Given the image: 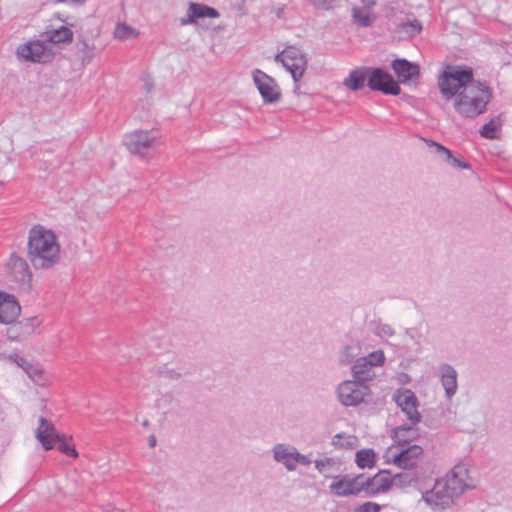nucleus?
Segmentation results:
<instances>
[{"label":"nucleus","instance_id":"obj_8","mask_svg":"<svg viewBox=\"0 0 512 512\" xmlns=\"http://www.w3.org/2000/svg\"><path fill=\"white\" fill-rule=\"evenodd\" d=\"M367 85L373 91H380L387 95L400 94V86L394 78L381 68H369Z\"/></svg>","mask_w":512,"mask_h":512},{"label":"nucleus","instance_id":"obj_45","mask_svg":"<svg viewBox=\"0 0 512 512\" xmlns=\"http://www.w3.org/2000/svg\"><path fill=\"white\" fill-rule=\"evenodd\" d=\"M68 2V0H56V3H65Z\"/></svg>","mask_w":512,"mask_h":512},{"label":"nucleus","instance_id":"obj_32","mask_svg":"<svg viewBox=\"0 0 512 512\" xmlns=\"http://www.w3.org/2000/svg\"><path fill=\"white\" fill-rule=\"evenodd\" d=\"M497 123L494 119H491L489 122L485 123L480 129V135L486 139H495Z\"/></svg>","mask_w":512,"mask_h":512},{"label":"nucleus","instance_id":"obj_39","mask_svg":"<svg viewBox=\"0 0 512 512\" xmlns=\"http://www.w3.org/2000/svg\"><path fill=\"white\" fill-rule=\"evenodd\" d=\"M310 463H311V459H310L309 456L300 454L298 452V450L296 451V453H295V467L297 466V464H301V465L307 466Z\"/></svg>","mask_w":512,"mask_h":512},{"label":"nucleus","instance_id":"obj_19","mask_svg":"<svg viewBox=\"0 0 512 512\" xmlns=\"http://www.w3.org/2000/svg\"><path fill=\"white\" fill-rule=\"evenodd\" d=\"M272 451L276 462L283 464L288 471L295 470V453L297 451L295 447L286 444H276Z\"/></svg>","mask_w":512,"mask_h":512},{"label":"nucleus","instance_id":"obj_11","mask_svg":"<svg viewBox=\"0 0 512 512\" xmlns=\"http://www.w3.org/2000/svg\"><path fill=\"white\" fill-rule=\"evenodd\" d=\"M18 58L33 63H47L52 59V53L43 41H30L18 46Z\"/></svg>","mask_w":512,"mask_h":512},{"label":"nucleus","instance_id":"obj_3","mask_svg":"<svg viewBox=\"0 0 512 512\" xmlns=\"http://www.w3.org/2000/svg\"><path fill=\"white\" fill-rule=\"evenodd\" d=\"M158 134L154 130H134L123 137L126 149L140 158H148L154 151Z\"/></svg>","mask_w":512,"mask_h":512},{"label":"nucleus","instance_id":"obj_28","mask_svg":"<svg viewBox=\"0 0 512 512\" xmlns=\"http://www.w3.org/2000/svg\"><path fill=\"white\" fill-rule=\"evenodd\" d=\"M355 462L359 468H371L375 463V452L373 449H362L357 451Z\"/></svg>","mask_w":512,"mask_h":512},{"label":"nucleus","instance_id":"obj_37","mask_svg":"<svg viewBox=\"0 0 512 512\" xmlns=\"http://www.w3.org/2000/svg\"><path fill=\"white\" fill-rule=\"evenodd\" d=\"M377 334L380 337H392L395 334V330L389 324H380L377 327Z\"/></svg>","mask_w":512,"mask_h":512},{"label":"nucleus","instance_id":"obj_17","mask_svg":"<svg viewBox=\"0 0 512 512\" xmlns=\"http://www.w3.org/2000/svg\"><path fill=\"white\" fill-rule=\"evenodd\" d=\"M36 436L45 450H51L56 439H60V435L57 433L54 425L44 417L39 419Z\"/></svg>","mask_w":512,"mask_h":512},{"label":"nucleus","instance_id":"obj_22","mask_svg":"<svg viewBox=\"0 0 512 512\" xmlns=\"http://www.w3.org/2000/svg\"><path fill=\"white\" fill-rule=\"evenodd\" d=\"M369 68H357L350 71L343 84L352 91H358L365 85L369 77Z\"/></svg>","mask_w":512,"mask_h":512},{"label":"nucleus","instance_id":"obj_38","mask_svg":"<svg viewBox=\"0 0 512 512\" xmlns=\"http://www.w3.org/2000/svg\"><path fill=\"white\" fill-rule=\"evenodd\" d=\"M430 145L435 147L436 153L445 155L447 159L452 158V152L442 144L430 141Z\"/></svg>","mask_w":512,"mask_h":512},{"label":"nucleus","instance_id":"obj_4","mask_svg":"<svg viewBox=\"0 0 512 512\" xmlns=\"http://www.w3.org/2000/svg\"><path fill=\"white\" fill-rule=\"evenodd\" d=\"M369 392L368 385L358 379L343 381L337 388L338 400L347 407L362 403Z\"/></svg>","mask_w":512,"mask_h":512},{"label":"nucleus","instance_id":"obj_29","mask_svg":"<svg viewBox=\"0 0 512 512\" xmlns=\"http://www.w3.org/2000/svg\"><path fill=\"white\" fill-rule=\"evenodd\" d=\"M399 31L404 32L409 37H414L422 31V24L416 18L407 19L398 25Z\"/></svg>","mask_w":512,"mask_h":512},{"label":"nucleus","instance_id":"obj_33","mask_svg":"<svg viewBox=\"0 0 512 512\" xmlns=\"http://www.w3.org/2000/svg\"><path fill=\"white\" fill-rule=\"evenodd\" d=\"M56 441L59 442V445L57 448L61 453L65 454L66 456L71 457V458L78 457V452L75 449V447L70 445L69 443H67L63 439V436H60V439H56Z\"/></svg>","mask_w":512,"mask_h":512},{"label":"nucleus","instance_id":"obj_43","mask_svg":"<svg viewBox=\"0 0 512 512\" xmlns=\"http://www.w3.org/2000/svg\"><path fill=\"white\" fill-rule=\"evenodd\" d=\"M153 88V84L151 82H147L146 83V90L147 92H150Z\"/></svg>","mask_w":512,"mask_h":512},{"label":"nucleus","instance_id":"obj_25","mask_svg":"<svg viewBox=\"0 0 512 512\" xmlns=\"http://www.w3.org/2000/svg\"><path fill=\"white\" fill-rule=\"evenodd\" d=\"M392 479V485L396 487L405 488L417 483L419 473L417 470H404L403 472L395 474Z\"/></svg>","mask_w":512,"mask_h":512},{"label":"nucleus","instance_id":"obj_31","mask_svg":"<svg viewBox=\"0 0 512 512\" xmlns=\"http://www.w3.org/2000/svg\"><path fill=\"white\" fill-rule=\"evenodd\" d=\"M368 362V365L374 367L381 366L385 361L384 352L382 350H376L371 352L365 357H361Z\"/></svg>","mask_w":512,"mask_h":512},{"label":"nucleus","instance_id":"obj_36","mask_svg":"<svg viewBox=\"0 0 512 512\" xmlns=\"http://www.w3.org/2000/svg\"><path fill=\"white\" fill-rule=\"evenodd\" d=\"M133 33V29L126 24H120L115 29V37L118 39L128 38Z\"/></svg>","mask_w":512,"mask_h":512},{"label":"nucleus","instance_id":"obj_40","mask_svg":"<svg viewBox=\"0 0 512 512\" xmlns=\"http://www.w3.org/2000/svg\"><path fill=\"white\" fill-rule=\"evenodd\" d=\"M447 161L454 167L462 168V169H468L470 166L468 163L464 162L463 160L456 158L452 155V158L447 159Z\"/></svg>","mask_w":512,"mask_h":512},{"label":"nucleus","instance_id":"obj_5","mask_svg":"<svg viewBox=\"0 0 512 512\" xmlns=\"http://www.w3.org/2000/svg\"><path fill=\"white\" fill-rule=\"evenodd\" d=\"M275 61L282 63L286 70L291 73L295 82H298L303 77L307 66L305 55L295 46H289L278 53L275 56Z\"/></svg>","mask_w":512,"mask_h":512},{"label":"nucleus","instance_id":"obj_16","mask_svg":"<svg viewBox=\"0 0 512 512\" xmlns=\"http://www.w3.org/2000/svg\"><path fill=\"white\" fill-rule=\"evenodd\" d=\"M220 13L213 7L205 4L190 2L187 17L180 19V24L185 26L195 24L199 18H219Z\"/></svg>","mask_w":512,"mask_h":512},{"label":"nucleus","instance_id":"obj_26","mask_svg":"<svg viewBox=\"0 0 512 512\" xmlns=\"http://www.w3.org/2000/svg\"><path fill=\"white\" fill-rule=\"evenodd\" d=\"M415 425H401L394 429V438L399 443V446L404 447L417 436Z\"/></svg>","mask_w":512,"mask_h":512},{"label":"nucleus","instance_id":"obj_46","mask_svg":"<svg viewBox=\"0 0 512 512\" xmlns=\"http://www.w3.org/2000/svg\"><path fill=\"white\" fill-rule=\"evenodd\" d=\"M147 425H148V421H147V420H145V421L143 422V426H147Z\"/></svg>","mask_w":512,"mask_h":512},{"label":"nucleus","instance_id":"obj_7","mask_svg":"<svg viewBox=\"0 0 512 512\" xmlns=\"http://www.w3.org/2000/svg\"><path fill=\"white\" fill-rule=\"evenodd\" d=\"M330 492L338 497H347L350 495H359L365 492L364 475L359 474L354 477L348 475L337 476L329 486Z\"/></svg>","mask_w":512,"mask_h":512},{"label":"nucleus","instance_id":"obj_21","mask_svg":"<svg viewBox=\"0 0 512 512\" xmlns=\"http://www.w3.org/2000/svg\"><path fill=\"white\" fill-rule=\"evenodd\" d=\"M74 33L67 26L47 29L44 32V39L52 44H70L73 41Z\"/></svg>","mask_w":512,"mask_h":512},{"label":"nucleus","instance_id":"obj_15","mask_svg":"<svg viewBox=\"0 0 512 512\" xmlns=\"http://www.w3.org/2000/svg\"><path fill=\"white\" fill-rule=\"evenodd\" d=\"M392 479L387 471H380L373 477L364 476L366 496H375L388 491L392 487Z\"/></svg>","mask_w":512,"mask_h":512},{"label":"nucleus","instance_id":"obj_42","mask_svg":"<svg viewBox=\"0 0 512 512\" xmlns=\"http://www.w3.org/2000/svg\"><path fill=\"white\" fill-rule=\"evenodd\" d=\"M148 444L151 448L156 446V437L154 435L149 436Z\"/></svg>","mask_w":512,"mask_h":512},{"label":"nucleus","instance_id":"obj_13","mask_svg":"<svg viewBox=\"0 0 512 512\" xmlns=\"http://www.w3.org/2000/svg\"><path fill=\"white\" fill-rule=\"evenodd\" d=\"M422 447L419 445H410L393 454V462L403 470H417V464L422 455Z\"/></svg>","mask_w":512,"mask_h":512},{"label":"nucleus","instance_id":"obj_1","mask_svg":"<svg viewBox=\"0 0 512 512\" xmlns=\"http://www.w3.org/2000/svg\"><path fill=\"white\" fill-rule=\"evenodd\" d=\"M437 83L442 97L453 99L454 110L464 119L484 114L493 98L487 81L476 80L473 69L467 65H447Z\"/></svg>","mask_w":512,"mask_h":512},{"label":"nucleus","instance_id":"obj_30","mask_svg":"<svg viewBox=\"0 0 512 512\" xmlns=\"http://www.w3.org/2000/svg\"><path fill=\"white\" fill-rule=\"evenodd\" d=\"M352 16L354 22L362 27H368L372 23L369 14L365 13L361 8L354 7L352 10Z\"/></svg>","mask_w":512,"mask_h":512},{"label":"nucleus","instance_id":"obj_2","mask_svg":"<svg viewBox=\"0 0 512 512\" xmlns=\"http://www.w3.org/2000/svg\"><path fill=\"white\" fill-rule=\"evenodd\" d=\"M60 252V244L52 230L39 224L29 230L27 257L35 269L54 267L60 261Z\"/></svg>","mask_w":512,"mask_h":512},{"label":"nucleus","instance_id":"obj_9","mask_svg":"<svg viewBox=\"0 0 512 512\" xmlns=\"http://www.w3.org/2000/svg\"><path fill=\"white\" fill-rule=\"evenodd\" d=\"M451 492L444 480H437L433 488L423 494V500L433 509L443 510L449 507L453 500L457 498Z\"/></svg>","mask_w":512,"mask_h":512},{"label":"nucleus","instance_id":"obj_41","mask_svg":"<svg viewBox=\"0 0 512 512\" xmlns=\"http://www.w3.org/2000/svg\"><path fill=\"white\" fill-rule=\"evenodd\" d=\"M325 465V462L323 460H316L315 461V467L320 471L322 472V469Z\"/></svg>","mask_w":512,"mask_h":512},{"label":"nucleus","instance_id":"obj_44","mask_svg":"<svg viewBox=\"0 0 512 512\" xmlns=\"http://www.w3.org/2000/svg\"><path fill=\"white\" fill-rule=\"evenodd\" d=\"M18 261L20 262V265H21L22 267L27 268V263H26V261H25V260H23V259H18Z\"/></svg>","mask_w":512,"mask_h":512},{"label":"nucleus","instance_id":"obj_12","mask_svg":"<svg viewBox=\"0 0 512 512\" xmlns=\"http://www.w3.org/2000/svg\"><path fill=\"white\" fill-rule=\"evenodd\" d=\"M444 481L456 497L462 495L466 490L475 488L473 479L468 476V470L462 465H456L452 469L451 476Z\"/></svg>","mask_w":512,"mask_h":512},{"label":"nucleus","instance_id":"obj_24","mask_svg":"<svg viewBox=\"0 0 512 512\" xmlns=\"http://www.w3.org/2000/svg\"><path fill=\"white\" fill-rule=\"evenodd\" d=\"M77 54L82 65L88 64L95 56V45L84 38L77 41Z\"/></svg>","mask_w":512,"mask_h":512},{"label":"nucleus","instance_id":"obj_27","mask_svg":"<svg viewBox=\"0 0 512 512\" xmlns=\"http://www.w3.org/2000/svg\"><path fill=\"white\" fill-rule=\"evenodd\" d=\"M18 365L25 370L29 378L37 385L45 384L44 372L40 366L28 363L24 358H20Z\"/></svg>","mask_w":512,"mask_h":512},{"label":"nucleus","instance_id":"obj_6","mask_svg":"<svg viewBox=\"0 0 512 512\" xmlns=\"http://www.w3.org/2000/svg\"><path fill=\"white\" fill-rule=\"evenodd\" d=\"M392 400L401 408L412 425H416L421 421V415L418 411L419 401L415 393L406 388L397 389Z\"/></svg>","mask_w":512,"mask_h":512},{"label":"nucleus","instance_id":"obj_20","mask_svg":"<svg viewBox=\"0 0 512 512\" xmlns=\"http://www.w3.org/2000/svg\"><path fill=\"white\" fill-rule=\"evenodd\" d=\"M439 371L446 396L451 398L457 391V372L449 364L441 365Z\"/></svg>","mask_w":512,"mask_h":512},{"label":"nucleus","instance_id":"obj_23","mask_svg":"<svg viewBox=\"0 0 512 512\" xmlns=\"http://www.w3.org/2000/svg\"><path fill=\"white\" fill-rule=\"evenodd\" d=\"M352 374L354 379H358L364 383L372 380L374 377L373 367L368 365L365 359L359 358L352 366Z\"/></svg>","mask_w":512,"mask_h":512},{"label":"nucleus","instance_id":"obj_14","mask_svg":"<svg viewBox=\"0 0 512 512\" xmlns=\"http://www.w3.org/2000/svg\"><path fill=\"white\" fill-rule=\"evenodd\" d=\"M21 307L16 298L6 292L0 291V323L10 324L20 315Z\"/></svg>","mask_w":512,"mask_h":512},{"label":"nucleus","instance_id":"obj_34","mask_svg":"<svg viewBox=\"0 0 512 512\" xmlns=\"http://www.w3.org/2000/svg\"><path fill=\"white\" fill-rule=\"evenodd\" d=\"M310 5L320 10H331L333 9L340 0H306Z\"/></svg>","mask_w":512,"mask_h":512},{"label":"nucleus","instance_id":"obj_35","mask_svg":"<svg viewBox=\"0 0 512 512\" xmlns=\"http://www.w3.org/2000/svg\"><path fill=\"white\" fill-rule=\"evenodd\" d=\"M381 506L375 502H366L358 505L354 512H380Z\"/></svg>","mask_w":512,"mask_h":512},{"label":"nucleus","instance_id":"obj_10","mask_svg":"<svg viewBox=\"0 0 512 512\" xmlns=\"http://www.w3.org/2000/svg\"><path fill=\"white\" fill-rule=\"evenodd\" d=\"M253 81L264 103H275L281 97V92L275 79L260 69L253 71Z\"/></svg>","mask_w":512,"mask_h":512},{"label":"nucleus","instance_id":"obj_18","mask_svg":"<svg viewBox=\"0 0 512 512\" xmlns=\"http://www.w3.org/2000/svg\"><path fill=\"white\" fill-rule=\"evenodd\" d=\"M391 66L401 83L408 82L420 76L419 66L406 59H396L392 62Z\"/></svg>","mask_w":512,"mask_h":512}]
</instances>
